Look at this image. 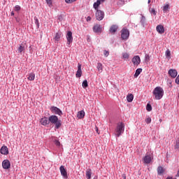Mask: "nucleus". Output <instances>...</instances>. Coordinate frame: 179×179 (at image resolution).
Listing matches in <instances>:
<instances>
[{"label": "nucleus", "mask_w": 179, "mask_h": 179, "mask_svg": "<svg viewBox=\"0 0 179 179\" xmlns=\"http://www.w3.org/2000/svg\"><path fill=\"white\" fill-rule=\"evenodd\" d=\"M152 94L155 100H160L164 96V90L162 87H157L154 89Z\"/></svg>", "instance_id": "f257e3e1"}, {"label": "nucleus", "mask_w": 179, "mask_h": 179, "mask_svg": "<svg viewBox=\"0 0 179 179\" xmlns=\"http://www.w3.org/2000/svg\"><path fill=\"white\" fill-rule=\"evenodd\" d=\"M54 124L55 125L56 129H59V128H61V125H62V123L61 122V120L58 119V116L52 115L49 117V123Z\"/></svg>", "instance_id": "f03ea898"}, {"label": "nucleus", "mask_w": 179, "mask_h": 179, "mask_svg": "<svg viewBox=\"0 0 179 179\" xmlns=\"http://www.w3.org/2000/svg\"><path fill=\"white\" fill-rule=\"evenodd\" d=\"M124 129H125V125L124 124V123L121 122L117 124V126L115 130V136H117V138H119V136H121V135L124 134Z\"/></svg>", "instance_id": "7ed1b4c3"}, {"label": "nucleus", "mask_w": 179, "mask_h": 179, "mask_svg": "<svg viewBox=\"0 0 179 179\" xmlns=\"http://www.w3.org/2000/svg\"><path fill=\"white\" fill-rule=\"evenodd\" d=\"M50 111L53 113V114H56L57 115H59L60 117L62 116V110H61V109H59V108H57V106H52L50 108Z\"/></svg>", "instance_id": "20e7f679"}, {"label": "nucleus", "mask_w": 179, "mask_h": 179, "mask_svg": "<svg viewBox=\"0 0 179 179\" xmlns=\"http://www.w3.org/2000/svg\"><path fill=\"white\" fill-rule=\"evenodd\" d=\"M129 37V31L124 28L121 32V38H122V40H128Z\"/></svg>", "instance_id": "39448f33"}, {"label": "nucleus", "mask_w": 179, "mask_h": 179, "mask_svg": "<svg viewBox=\"0 0 179 179\" xmlns=\"http://www.w3.org/2000/svg\"><path fill=\"white\" fill-rule=\"evenodd\" d=\"M95 16L96 20H103L104 19V12L101 11V10H96Z\"/></svg>", "instance_id": "423d86ee"}, {"label": "nucleus", "mask_w": 179, "mask_h": 179, "mask_svg": "<svg viewBox=\"0 0 179 179\" xmlns=\"http://www.w3.org/2000/svg\"><path fill=\"white\" fill-rule=\"evenodd\" d=\"M93 31L94 33H97V34H101V31H103V28L101 25L96 24L93 27Z\"/></svg>", "instance_id": "0eeeda50"}, {"label": "nucleus", "mask_w": 179, "mask_h": 179, "mask_svg": "<svg viewBox=\"0 0 179 179\" xmlns=\"http://www.w3.org/2000/svg\"><path fill=\"white\" fill-rule=\"evenodd\" d=\"M2 167L5 170H8V169H10V162L8 159H4L2 162Z\"/></svg>", "instance_id": "6e6552de"}, {"label": "nucleus", "mask_w": 179, "mask_h": 179, "mask_svg": "<svg viewBox=\"0 0 179 179\" xmlns=\"http://www.w3.org/2000/svg\"><path fill=\"white\" fill-rule=\"evenodd\" d=\"M59 170L62 177H64V178H68V173L66 172L65 167L64 166H61Z\"/></svg>", "instance_id": "1a4fd4ad"}, {"label": "nucleus", "mask_w": 179, "mask_h": 179, "mask_svg": "<svg viewBox=\"0 0 179 179\" xmlns=\"http://www.w3.org/2000/svg\"><path fill=\"white\" fill-rule=\"evenodd\" d=\"M67 44L69 45L72 41H73V37H72V31H69L66 34Z\"/></svg>", "instance_id": "9d476101"}, {"label": "nucleus", "mask_w": 179, "mask_h": 179, "mask_svg": "<svg viewBox=\"0 0 179 179\" xmlns=\"http://www.w3.org/2000/svg\"><path fill=\"white\" fill-rule=\"evenodd\" d=\"M168 73L171 78H173V79L177 78V75H178V73H177V70L176 69H170Z\"/></svg>", "instance_id": "9b49d317"}, {"label": "nucleus", "mask_w": 179, "mask_h": 179, "mask_svg": "<svg viewBox=\"0 0 179 179\" xmlns=\"http://www.w3.org/2000/svg\"><path fill=\"white\" fill-rule=\"evenodd\" d=\"M40 123L41 125H48L50 124V119L49 117L48 118L47 117H42L40 120Z\"/></svg>", "instance_id": "f8f14e48"}, {"label": "nucleus", "mask_w": 179, "mask_h": 179, "mask_svg": "<svg viewBox=\"0 0 179 179\" xmlns=\"http://www.w3.org/2000/svg\"><path fill=\"white\" fill-rule=\"evenodd\" d=\"M132 62L134 65H136L138 66V65L141 64V57H139L138 55L134 56L132 59Z\"/></svg>", "instance_id": "ddd939ff"}, {"label": "nucleus", "mask_w": 179, "mask_h": 179, "mask_svg": "<svg viewBox=\"0 0 179 179\" xmlns=\"http://www.w3.org/2000/svg\"><path fill=\"white\" fill-rule=\"evenodd\" d=\"M26 50V43H22L20 46L18 47V52L22 54V52H24Z\"/></svg>", "instance_id": "4468645a"}, {"label": "nucleus", "mask_w": 179, "mask_h": 179, "mask_svg": "<svg viewBox=\"0 0 179 179\" xmlns=\"http://www.w3.org/2000/svg\"><path fill=\"white\" fill-rule=\"evenodd\" d=\"M76 78H80L82 76V64H78V71L76 74Z\"/></svg>", "instance_id": "2eb2a0df"}, {"label": "nucleus", "mask_w": 179, "mask_h": 179, "mask_svg": "<svg viewBox=\"0 0 179 179\" xmlns=\"http://www.w3.org/2000/svg\"><path fill=\"white\" fill-rule=\"evenodd\" d=\"M150 162H152V157L150 155H147L143 157V162L145 164H149Z\"/></svg>", "instance_id": "dca6fc26"}, {"label": "nucleus", "mask_w": 179, "mask_h": 179, "mask_svg": "<svg viewBox=\"0 0 179 179\" xmlns=\"http://www.w3.org/2000/svg\"><path fill=\"white\" fill-rule=\"evenodd\" d=\"M0 152L1 153V155H8L9 153L8 147L3 145L0 150Z\"/></svg>", "instance_id": "f3484780"}, {"label": "nucleus", "mask_w": 179, "mask_h": 179, "mask_svg": "<svg viewBox=\"0 0 179 179\" xmlns=\"http://www.w3.org/2000/svg\"><path fill=\"white\" fill-rule=\"evenodd\" d=\"M101 2H104V0H97L96 2L94 3L93 6L96 10H99V6H100Z\"/></svg>", "instance_id": "a211bd4d"}, {"label": "nucleus", "mask_w": 179, "mask_h": 179, "mask_svg": "<svg viewBox=\"0 0 179 179\" xmlns=\"http://www.w3.org/2000/svg\"><path fill=\"white\" fill-rule=\"evenodd\" d=\"M156 29L159 34H163V33H164V27H163V25H157Z\"/></svg>", "instance_id": "6ab92c4d"}, {"label": "nucleus", "mask_w": 179, "mask_h": 179, "mask_svg": "<svg viewBox=\"0 0 179 179\" xmlns=\"http://www.w3.org/2000/svg\"><path fill=\"white\" fill-rule=\"evenodd\" d=\"M117 30H118V26L113 24L110 27L109 31L111 33V34H114Z\"/></svg>", "instance_id": "aec40b11"}, {"label": "nucleus", "mask_w": 179, "mask_h": 179, "mask_svg": "<svg viewBox=\"0 0 179 179\" xmlns=\"http://www.w3.org/2000/svg\"><path fill=\"white\" fill-rule=\"evenodd\" d=\"M27 76L28 80H34L36 79V74L34 73H29Z\"/></svg>", "instance_id": "412c9836"}, {"label": "nucleus", "mask_w": 179, "mask_h": 179, "mask_svg": "<svg viewBox=\"0 0 179 179\" xmlns=\"http://www.w3.org/2000/svg\"><path fill=\"white\" fill-rule=\"evenodd\" d=\"M77 117H78V118H79V120H82V118H84L85 117V111L84 110L79 111L77 114Z\"/></svg>", "instance_id": "4be33fe9"}, {"label": "nucleus", "mask_w": 179, "mask_h": 179, "mask_svg": "<svg viewBox=\"0 0 179 179\" xmlns=\"http://www.w3.org/2000/svg\"><path fill=\"white\" fill-rule=\"evenodd\" d=\"M133 100H134V94H129L127 96V101H128V103H131V101H133Z\"/></svg>", "instance_id": "5701e85b"}, {"label": "nucleus", "mask_w": 179, "mask_h": 179, "mask_svg": "<svg viewBox=\"0 0 179 179\" xmlns=\"http://www.w3.org/2000/svg\"><path fill=\"white\" fill-rule=\"evenodd\" d=\"M86 177L87 179L92 178V169H89L86 171Z\"/></svg>", "instance_id": "b1692460"}, {"label": "nucleus", "mask_w": 179, "mask_h": 179, "mask_svg": "<svg viewBox=\"0 0 179 179\" xmlns=\"http://www.w3.org/2000/svg\"><path fill=\"white\" fill-rule=\"evenodd\" d=\"M141 73H142V69H137L136 70V73L134 74V78L138 77L139 75H141Z\"/></svg>", "instance_id": "393cba45"}, {"label": "nucleus", "mask_w": 179, "mask_h": 179, "mask_svg": "<svg viewBox=\"0 0 179 179\" xmlns=\"http://www.w3.org/2000/svg\"><path fill=\"white\" fill-rule=\"evenodd\" d=\"M157 173L159 176H161V174H163V173H164V169L162 166H158Z\"/></svg>", "instance_id": "a878e982"}, {"label": "nucleus", "mask_w": 179, "mask_h": 179, "mask_svg": "<svg viewBox=\"0 0 179 179\" xmlns=\"http://www.w3.org/2000/svg\"><path fill=\"white\" fill-rule=\"evenodd\" d=\"M165 55L167 58V59H170L171 58V52L170 50H167L165 52Z\"/></svg>", "instance_id": "bb28decb"}, {"label": "nucleus", "mask_w": 179, "mask_h": 179, "mask_svg": "<svg viewBox=\"0 0 179 179\" xmlns=\"http://www.w3.org/2000/svg\"><path fill=\"white\" fill-rule=\"evenodd\" d=\"M169 9H170V5L166 4L163 7L162 10L164 13H166L169 10Z\"/></svg>", "instance_id": "cd10ccee"}, {"label": "nucleus", "mask_w": 179, "mask_h": 179, "mask_svg": "<svg viewBox=\"0 0 179 179\" xmlns=\"http://www.w3.org/2000/svg\"><path fill=\"white\" fill-rule=\"evenodd\" d=\"M82 86L84 89H86V87H88L89 84L87 83V80H85L83 83H82Z\"/></svg>", "instance_id": "c85d7f7f"}, {"label": "nucleus", "mask_w": 179, "mask_h": 179, "mask_svg": "<svg viewBox=\"0 0 179 179\" xmlns=\"http://www.w3.org/2000/svg\"><path fill=\"white\" fill-rule=\"evenodd\" d=\"M99 72L103 71V64L101 63H98L96 66Z\"/></svg>", "instance_id": "c756f323"}, {"label": "nucleus", "mask_w": 179, "mask_h": 179, "mask_svg": "<svg viewBox=\"0 0 179 179\" xmlns=\"http://www.w3.org/2000/svg\"><path fill=\"white\" fill-rule=\"evenodd\" d=\"M59 38H61V34L57 33L55 36V41H59Z\"/></svg>", "instance_id": "7c9ffc66"}, {"label": "nucleus", "mask_w": 179, "mask_h": 179, "mask_svg": "<svg viewBox=\"0 0 179 179\" xmlns=\"http://www.w3.org/2000/svg\"><path fill=\"white\" fill-rule=\"evenodd\" d=\"M34 20H35V24H36L37 29L40 27V22H38V18L37 17H34Z\"/></svg>", "instance_id": "2f4dec72"}, {"label": "nucleus", "mask_w": 179, "mask_h": 179, "mask_svg": "<svg viewBox=\"0 0 179 179\" xmlns=\"http://www.w3.org/2000/svg\"><path fill=\"white\" fill-rule=\"evenodd\" d=\"M175 150H178L179 149V141H176V145H174Z\"/></svg>", "instance_id": "473e14b6"}, {"label": "nucleus", "mask_w": 179, "mask_h": 179, "mask_svg": "<svg viewBox=\"0 0 179 179\" xmlns=\"http://www.w3.org/2000/svg\"><path fill=\"white\" fill-rule=\"evenodd\" d=\"M141 22L142 24H145V23H146V17H145V16L141 17Z\"/></svg>", "instance_id": "72a5a7b5"}, {"label": "nucleus", "mask_w": 179, "mask_h": 179, "mask_svg": "<svg viewBox=\"0 0 179 179\" xmlns=\"http://www.w3.org/2000/svg\"><path fill=\"white\" fill-rule=\"evenodd\" d=\"M122 57L124 58V59H128L129 58V55L127 52L122 54Z\"/></svg>", "instance_id": "f704fd0d"}, {"label": "nucleus", "mask_w": 179, "mask_h": 179, "mask_svg": "<svg viewBox=\"0 0 179 179\" xmlns=\"http://www.w3.org/2000/svg\"><path fill=\"white\" fill-rule=\"evenodd\" d=\"M146 110L147 111H152V105L150 103H148L146 106Z\"/></svg>", "instance_id": "c9c22d12"}, {"label": "nucleus", "mask_w": 179, "mask_h": 179, "mask_svg": "<svg viewBox=\"0 0 179 179\" xmlns=\"http://www.w3.org/2000/svg\"><path fill=\"white\" fill-rule=\"evenodd\" d=\"M55 144L56 145V146H57V148H59V146H61V143L59 142V141L58 140H55Z\"/></svg>", "instance_id": "e433bc0d"}, {"label": "nucleus", "mask_w": 179, "mask_h": 179, "mask_svg": "<svg viewBox=\"0 0 179 179\" xmlns=\"http://www.w3.org/2000/svg\"><path fill=\"white\" fill-rule=\"evenodd\" d=\"M145 122L146 124H150L152 122V118L148 117L147 119H145Z\"/></svg>", "instance_id": "4c0bfd02"}, {"label": "nucleus", "mask_w": 179, "mask_h": 179, "mask_svg": "<svg viewBox=\"0 0 179 179\" xmlns=\"http://www.w3.org/2000/svg\"><path fill=\"white\" fill-rule=\"evenodd\" d=\"M66 3H72L73 2H76V0H65Z\"/></svg>", "instance_id": "58836bf2"}, {"label": "nucleus", "mask_w": 179, "mask_h": 179, "mask_svg": "<svg viewBox=\"0 0 179 179\" xmlns=\"http://www.w3.org/2000/svg\"><path fill=\"white\" fill-rule=\"evenodd\" d=\"M145 61L149 62V61L150 60V56H149L148 54H146V55H145Z\"/></svg>", "instance_id": "ea45409f"}, {"label": "nucleus", "mask_w": 179, "mask_h": 179, "mask_svg": "<svg viewBox=\"0 0 179 179\" xmlns=\"http://www.w3.org/2000/svg\"><path fill=\"white\" fill-rule=\"evenodd\" d=\"M14 10L18 12V10H20V6L19 5L15 6Z\"/></svg>", "instance_id": "a19ab883"}, {"label": "nucleus", "mask_w": 179, "mask_h": 179, "mask_svg": "<svg viewBox=\"0 0 179 179\" xmlns=\"http://www.w3.org/2000/svg\"><path fill=\"white\" fill-rule=\"evenodd\" d=\"M46 2L49 6L52 5V0H46Z\"/></svg>", "instance_id": "79ce46f5"}, {"label": "nucleus", "mask_w": 179, "mask_h": 179, "mask_svg": "<svg viewBox=\"0 0 179 179\" xmlns=\"http://www.w3.org/2000/svg\"><path fill=\"white\" fill-rule=\"evenodd\" d=\"M63 19L64 18L62 17V15H58V20H59V22H62Z\"/></svg>", "instance_id": "37998d69"}, {"label": "nucleus", "mask_w": 179, "mask_h": 179, "mask_svg": "<svg viewBox=\"0 0 179 179\" xmlns=\"http://www.w3.org/2000/svg\"><path fill=\"white\" fill-rule=\"evenodd\" d=\"M103 54L105 57H108V55H110V52L107 50H104Z\"/></svg>", "instance_id": "c03bdc74"}, {"label": "nucleus", "mask_w": 179, "mask_h": 179, "mask_svg": "<svg viewBox=\"0 0 179 179\" xmlns=\"http://www.w3.org/2000/svg\"><path fill=\"white\" fill-rule=\"evenodd\" d=\"M151 13H152V15H156V11L155 10V9L153 8L151 9Z\"/></svg>", "instance_id": "a18cd8bd"}, {"label": "nucleus", "mask_w": 179, "mask_h": 179, "mask_svg": "<svg viewBox=\"0 0 179 179\" xmlns=\"http://www.w3.org/2000/svg\"><path fill=\"white\" fill-rule=\"evenodd\" d=\"M90 20H92V17L88 16V17H87V22H90Z\"/></svg>", "instance_id": "49530a36"}, {"label": "nucleus", "mask_w": 179, "mask_h": 179, "mask_svg": "<svg viewBox=\"0 0 179 179\" xmlns=\"http://www.w3.org/2000/svg\"><path fill=\"white\" fill-rule=\"evenodd\" d=\"M95 129H96V133L100 134V133L99 132V127H95Z\"/></svg>", "instance_id": "de8ad7c7"}, {"label": "nucleus", "mask_w": 179, "mask_h": 179, "mask_svg": "<svg viewBox=\"0 0 179 179\" xmlns=\"http://www.w3.org/2000/svg\"><path fill=\"white\" fill-rule=\"evenodd\" d=\"M16 19V22H17V23H19V22H20V19L19 18H15Z\"/></svg>", "instance_id": "09e8293b"}, {"label": "nucleus", "mask_w": 179, "mask_h": 179, "mask_svg": "<svg viewBox=\"0 0 179 179\" xmlns=\"http://www.w3.org/2000/svg\"><path fill=\"white\" fill-rule=\"evenodd\" d=\"M10 15H11V16H15V13H13V12H11Z\"/></svg>", "instance_id": "8fccbe9b"}, {"label": "nucleus", "mask_w": 179, "mask_h": 179, "mask_svg": "<svg viewBox=\"0 0 179 179\" xmlns=\"http://www.w3.org/2000/svg\"><path fill=\"white\" fill-rule=\"evenodd\" d=\"M176 177H179V169H178V173L176 174Z\"/></svg>", "instance_id": "3c124183"}, {"label": "nucleus", "mask_w": 179, "mask_h": 179, "mask_svg": "<svg viewBox=\"0 0 179 179\" xmlns=\"http://www.w3.org/2000/svg\"><path fill=\"white\" fill-rule=\"evenodd\" d=\"M148 3H150V0H148Z\"/></svg>", "instance_id": "603ef678"}, {"label": "nucleus", "mask_w": 179, "mask_h": 179, "mask_svg": "<svg viewBox=\"0 0 179 179\" xmlns=\"http://www.w3.org/2000/svg\"><path fill=\"white\" fill-rule=\"evenodd\" d=\"M121 1H122V2H124L125 0H121Z\"/></svg>", "instance_id": "864d4df0"}, {"label": "nucleus", "mask_w": 179, "mask_h": 179, "mask_svg": "<svg viewBox=\"0 0 179 179\" xmlns=\"http://www.w3.org/2000/svg\"><path fill=\"white\" fill-rule=\"evenodd\" d=\"M124 179H127V177L124 176Z\"/></svg>", "instance_id": "5fc2aeb1"}, {"label": "nucleus", "mask_w": 179, "mask_h": 179, "mask_svg": "<svg viewBox=\"0 0 179 179\" xmlns=\"http://www.w3.org/2000/svg\"><path fill=\"white\" fill-rule=\"evenodd\" d=\"M172 179H176V178H172Z\"/></svg>", "instance_id": "6e6d98bb"}]
</instances>
